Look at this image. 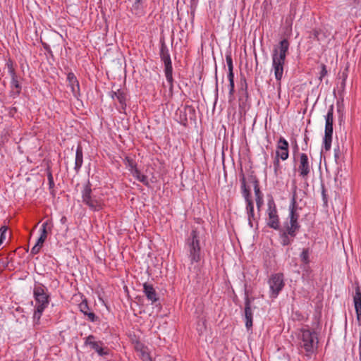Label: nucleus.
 <instances>
[{"label":"nucleus","instance_id":"f8f14e48","mask_svg":"<svg viewBox=\"0 0 361 361\" xmlns=\"http://www.w3.org/2000/svg\"><path fill=\"white\" fill-rule=\"evenodd\" d=\"M254 298L250 299L248 291L245 288V322L247 331H250L253 326V313L251 307V302Z\"/></svg>","mask_w":361,"mask_h":361},{"label":"nucleus","instance_id":"8fccbe9b","mask_svg":"<svg viewBox=\"0 0 361 361\" xmlns=\"http://www.w3.org/2000/svg\"><path fill=\"white\" fill-rule=\"evenodd\" d=\"M6 66L8 70L14 68H13V62L11 59H8V61H6Z\"/></svg>","mask_w":361,"mask_h":361},{"label":"nucleus","instance_id":"13d9d810","mask_svg":"<svg viewBox=\"0 0 361 361\" xmlns=\"http://www.w3.org/2000/svg\"><path fill=\"white\" fill-rule=\"evenodd\" d=\"M144 359H145V361H152V357L149 356V354H147V355H144Z\"/></svg>","mask_w":361,"mask_h":361},{"label":"nucleus","instance_id":"09e8293b","mask_svg":"<svg viewBox=\"0 0 361 361\" xmlns=\"http://www.w3.org/2000/svg\"><path fill=\"white\" fill-rule=\"evenodd\" d=\"M41 233L39 238H44V240L47 238L48 231L45 230V228L40 229Z\"/></svg>","mask_w":361,"mask_h":361},{"label":"nucleus","instance_id":"9d476101","mask_svg":"<svg viewBox=\"0 0 361 361\" xmlns=\"http://www.w3.org/2000/svg\"><path fill=\"white\" fill-rule=\"evenodd\" d=\"M298 175L302 180H307L312 169L308 156L305 153H298Z\"/></svg>","mask_w":361,"mask_h":361},{"label":"nucleus","instance_id":"72a5a7b5","mask_svg":"<svg viewBox=\"0 0 361 361\" xmlns=\"http://www.w3.org/2000/svg\"><path fill=\"white\" fill-rule=\"evenodd\" d=\"M239 92L240 94V100L242 99L243 97H245L246 99L248 97L247 84L246 82L245 78H243V80H241V88L239 90Z\"/></svg>","mask_w":361,"mask_h":361},{"label":"nucleus","instance_id":"b1692460","mask_svg":"<svg viewBox=\"0 0 361 361\" xmlns=\"http://www.w3.org/2000/svg\"><path fill=\"white\" fill-rule=\"evenodd\" d=\"M83 163V152H82V148L79 145L77 147L76 152H75V166L74 170L75 171L76 173H78Z\"/></svg>","mask_w":361,"mask_h":361},{"label":"nucleus","instance_id":"3c124183","mask_svg":"<svg viewBox=\"0 0 361 361\" xmlns=\"http://www.w3.org/2000/svg\"><path fill=\"white\" fill-rule=\"evenodd\" d=\"M165 76L169 84H173L174 80L173 78V74L165 75Z\"/></svg>","mask_w":361,"mask_h":361},{"label":"nucleus","instance_id":"473e14b6","mask_svg":"<svg viewBox=\"0 0 361 361\" xmlns=\"http://www.w3.org/2000/svg\"><path fill=\"white\" fill-rule=\"evenodd\" d=\"M46 308L43 307H38L35 305V310L33 314V322L35 323H39L42 315L43 312Z\"/></svg>","mask_w":361,"mask_h":361},{"label":"nucleus","instance_id":"58836bf2","mask_svg":"<svg viewBox=\"0 0 361 361\" xmlns=\"http://www.w3.org/2000/svg\"><path fill=\"white\" fill-rule=\"evenodd\" d=\"M8 228L6 226H3L0 228V245L4 243L6 238V233Z\"/></svg>","mask_w":361,"mask_h":361},{"label":"nucleus","instance_id":"4be33fe9","mask_svg":"<svg viewBox=\"0 0 361 361\" xmlns=\"http://www.w3.org/2000/svg\"><path fill=\"white\" fill-rule=\"evenodd\" d=\"M67 80L74 97H78L80 95V85L75 74L72 72L68 73Z\"/></svg>","mask_w":361,"mask_h":361},{"label":"nucleus","instance_id":"c9c22d12","mask_svg":"<svg viewBox=\"0 0 361 361\" xmlns=\"http://www.w3.org/2000/svg\"><path fill=\"white\" fill-rule=\"evenodd\" d=\"M321 188H322V200L324 202V205L325 207H327L328 206V197H327V194H326V188H325V185L324 183H322Z\"/></svg>","mask_w":361,"mask_h":361},{"label":"nucleus","instance_id":"2f4dec72","mask_svg":"<svg viewBox=\"0 0 361 361\" xmlns=\"http://www.w3.org/2000/svg\"><path fill=\"white\" fill-rule=\"evenodd\" d=\"M245 178L246 179V185L247 186H249L247 185V183H251L253 185V186L259 185V181L253 171H251L248 173L247 176V177L245 176Z\"/></svg>","mask_w":361,"mask_h":361},{"label":"nucleus","instance_id":"7c9ffc66","mask_svg":"<svg viewBox=\"0 0 361 361\" xmlns=\"http://www.w3.org/2000/svg\"><path fill=\"white\" fill-rule=\"evenodd\" d=\"M280 159L281 158H278L276 155L273 161L274 173L276 177H279L282 173V166Z\"/></svg>","mask_w":361,"mask_h":361},{"label":"nucleus","instance_id":"338daca9","mask_svg":"<svg viewBox=\"0 0 361 361\" xmlns=\"http://www.w3.org/2000/svg\"><path fill=\"white\" fill-rule=\"evenodd\" d=\"M137 3H143V0H135Z\"/></svg>","mask_w":361,"mask_h":361},{"label":"nucleus","instance_id":"864d4df0","mask_svg":"<svg viewBox=\"0 0 361 361\" xmlns=\"http://www.w3.org/2000/svg\"><path fill=\"white\" fill-rule=\"evenodd\" d=\"M46 240H44V238H39L37 239V243H35L37 246H40L41 247H42L43 246V244L45 242Z\"/></svg>","mask_w":361,"mask_h":361},{"label":"nucleus","instance_id":"aec40b11","mask_svg":"<svg viewBox=\"0 0 361 361\" xmlns=\"http://www.w3.org/2000/svg\"><path fill=\"white\" fill-rule=\"evenodd\" d=\"M301 209V207H298L297 203V194H296V187H295L293 196L291 198L290 204L289 205V214L288 216L293 217L298 221L299 220L300 214L298 210Z\"/></svg>","mask_w":361,"mask_h":361},{"label":"nucleus","instance_id":"c85d7f7f","mask_svg":"<svg viewBox=\"0 0 361 361\" xmlns=\"http://www.w3.org/2000/svg\"><path fill=\"white\" fill-rule=\"evenodd\" d=\"M131 174L133 176L134 178H135L140 182L142 183L145 185L147 187L149 186L147 176L142 174L138 169L137 170H135V171H133Z\"/></svg>","mask_w":361,"mask_h":361},{"label":"nucleus","instance_id":"69168bd1","mask_svg":"<svg viewBox=\"0 0 361 361\" xmlns=\"http://www.w3.org/2000/svg\"><path fill=\"white\" fill-rule=\"evenodd\" d=\"M342 77H343V80H345L346 78H347V74L343 72V75H342Z\"/></svg>","mask_w":361,"mask_h":361},{"label":"nucleus","instance_id":"f704fd0d","mask_svg":"<svg viewBox=\"0 0 361 361\" xmlns=\"http://www.w3.org/2000/svg\"><path fill=\"white\" fill-rule=\"evenodd\" d=\"M47 179H48V183H49V190H51V193H53L54 192V188L55 186V183H54V178H53V176H52V173L51 171V169L49 167H48L47 169Z\"/></svg>","mask_w":361,"mask_h":361},{"label":"nucleus","instance_id":"2eb2a0df","mask_svg":"<svg viewBox=\"0 0 361 361\" xmlns=\"http://www.w3.org/2000/svg\"><path fill=\"white\" fill-rule=\"evenodd\" d=\"M187 114H189L190 120H195L196 118L195 109L192 106L185 105L183 110H180L178 115V122L184 126L188 125Z\"/></svg>","mask_w":361,"mask_h":361},{"label":"nucleus","instance_id":"6e6552de","mask_svg":"<svg viewBox=\"0 0 361 361\" xmlns=\"http://www.w3.org/2000/svg\"><path fill=\"white\" fill-rule=\"evenodd\" d=\"M84 345L89 346L100 357H106L110 355L109 348L105 345L102 341L96 340V336L92 334L85 338Z\"/></svg>","mask_w":361,"mask_h":361},{"label":"nucleus","instance_id":"cd10ccee","mask_svg":"<svg viewBox=\"0 0 361 361\" xmlns=\"http://www.w3.org/2000/svg\"><path fill=\"white\" fill-rule=\"evenodd\" d=\"M310 255L309 248H304L300 255V261L304 267L308 266L310 263Z\"/></svg>","mask_w":361,"mask_h":361},{"label":"nucleus","instance_id":"1a4fd4ad","mask_svg":"<svg viewBox=\"0 0 361 361\" xmlns=\"http://www.w3.org/2000/svg\"><path fill=\"white\" fill-rule=\"evenodd\" d=\"M268 209L267 213L268 218L267 219V225L269 228L276 231L279 230L282 227L280 226V219L278 214L276 204L272 198L269 200L267 203Z\"/></svg>","mask_w":361,"mask_h":361},{"label":"nucleus","instance_id":"39448f33","mask_svg":"<svg viewBox=\"0 0 361 361\" xmlns=\"http://www.w3.org/2000/svg\"><path fill=\"white\" fill-rule=\"evenodd\" d=\"M91 186L90 180H87L81 191L82 201L90 210L99 212L103 209L104 204L102 199L93 195Z\"/></svg>","mask_w":361,"mask_h":361},{"label":"nucleus","instance_id":"423d86ee","mask_svg":"<svg viewBox=\"0 0 361 361\" xmlns=\"http://www.w3.org/2000/svg\"><path fill=\"white\" fill-rule=\"evenodd\" d=\"M326 124L324 136L323 138V148L325 151H329L331 147L333 135V123H334V105L329 108L326 116H325Z\"/></svg>","mask_w":361,"mask_h":361},{"label":"nucleus","instance_id":"680f3d73","mask_svg":"<svg viewBox=\"0 0 361 361\" xmlns=\"http://www.w3.org/2000/svg\"><path fill=\"white\" fill-rule=\"evenodd\" d=\"M308 140H309V137L307 135V134L305 133V137H304V141H305V145H306V148H307V142H308Z\"/></svg>","mask_w":361,"mask_h":361},{"label":"nucleus","instance_id":"0eeeda50","mask_svg":"<svg viewBox=\"0 0 361 361\" xmlns=\"http://www.w3.org/2000/svg\"><path fill=\"white\" fill-rule=\"evenodd\" d=\"M33 297L36 306L47 308L50 302V295L48 288L42 283L37 282L33 288Z\"/></svg>","mask_w":361,"mask_h":361},{"label":"nucleus","instance_id":"e433bc0d","mask_svg":"<svg viewBox=\"0 0 361 361\" xmlns=\"http://www.w3.org/2000/svg\"><path fill=\"white\" fill-rule=\"evenodd\" d=\"M228 88V102H231L234 99L235 83H229Z\"/></svg>","mask_w":361,"mask_h":361},{"label":"nucleus","instance_id":"ddd939ff","mask_svg":"<svg viewBox=\"0 0 361 361\" xmlns=\"http://www.w3.org/2000/svg\"><path fill=\"white\" fill-rule=\"evenodd\" d=\"M276 155L283 161L288 159L289 157V144L283 137H280L277 141Z\"/></svg>","mask_w":361,"mask_h":361},{"label":"nucleus","instance_id":"37998d69","mask_svg":"<svg viewBox=\"0 0 361 361\" xmlns=\"http://www.w3.org/2000/svg\"><path fill=\"white\" fill-rule=\"evenodd\" d=\"M256 204L258 212H259L262 205L264 204V198L256 199Z\"/></svg>","mask_w":361,"mask_h":361},{"label":"nucleus","instance_id":"a19ab883","mask_svg":"<svg viewBox=\"0 0 361 361\" xmlns=\"http://www.w3.org/2000/svg\"><path fill=\"white\" fill-rule=\"evenodd\" d=\"M327 73H328V71H327L326 65L322 63L321 65V71L319 72V78L320 81H322V78L327 75Z\"/></svg>","mask_w":361,"mask_h":361},{"label":"nucleus","instance_id":"49530a36","mask_svg":"<svg viewBox=\"0 0 361 361\" xmlns=\"http://www.w3.org/2000/svg\"><path fill=\"white\" fill-rule=\"evenodd\" d=\"M319 31L317 30H313L312 34H311V37H312L314 39H317V40H319Z\"/></svg>","mask_w":361,"mask_h":361},{"label":"nucleus","instance_id":"a18cd8bd","mask_svg":"<svg viewBox=\"0 0 361 361\" xmlns=\"http://www.w3.org/2000/svg\"><path fill=\"white\" fill-rule=\"evenodd\" d=\"M42 247L40 246H37L36 244L33 246V247L31 249V254L32 255H37L39 252L40 249Z\"/></svg>","mask_w":361,"mask_h":361},{"label":"nucleus","instance_id":"79ce46f5","mask_svg":"<svg viewBox=\"0 0 361 361\" xmlns=\"http://www.w3.org/2000/svg\"><path fill=\"white\" fill-rule=\"evenodd\" d=\"M199 0H190V10L191 14L195 15V10L197 7Z\"/></svg>","mask_w":361,"mask_h":361},{"label":"nucleus","instance_id":"a878e982","mask_svg":"<svg viewBox=\"0 0 361 361\" xmlns=\"http://www.w3.org/2000/svg\"><path fill=\"white\" fill-rule=\"evenodd\" d=\"M118 97L116 98L118 102L120 104V108L118 109V111L121 113H126V94L124 92H117Z\"/></svg>","mask_w":361,"mask_h":361},{"label":"nucleus","instance_id":"5fc2aeb1","mask_svg":"<svg viewBox=\"0 0 361 361\" xmlns=\"http://www.w3.org/2000/svg\"><path fill=\"white\" fill-rule=\"evenodd\" d=\"M123 92L121 90H118L117 91H111L110 92L111 94V97L113 99H114L115 98H117L118 97V94L117 92Z\"/></svg>","mask_w":361,"mask_h":361},{"label":"nucleus","instance_id":"e2e57ef3","mask_svg":"<svg viewBox=\"0 0 361 361\" xmlns=\"http://www.w3.org/2000/svg\"><path fill=\"white\" fill-rule=\"evenodd\" d=\"M18 111L16 107H12L9 111V114H13V113H16Z\"/></svg>","mask_w":361,"mask_h":361},{"label":"nucleus","instance_id":"603ef678","mask_svg":"<svg viewBox=\"0 0 361 361\" xmlns=\"http://www.w3.org/2000/svg\"><path fill=\"white\" fill-rule=\"evenodd\" d=\"M11 78L18 77L14 68L8 70Z\"/></svg>","mask_w":361,"mask_h":361},{"label":"nucleus","instance_id":"bf43d9fd","mask_svg":"<svg viewBox=\"0 0 361 361\" xmlns=\"http://www.w3.org/2000/svg\"><path fill=\"white\" fill-rule=\"evenodd\" d=\"M215 78H216V91L218 92V78H217V68H216V73H215Z\"/></svg>","mask_w":361,"mask_h":361},{"label":"nucleus","instance_id":"052dcab7","mask_svg":"<svg viewBox=\"0 0 361 361\" xmlns=\"http://www.w3.org/2000/svg\"><path fill=\"white\" fill-rule=\"evenodd\" d=\"M339 152H340V149H339L338 147L337 149H334V153H335L334 156H335L336 159L338 158V153H339Z\"/></svg>","mask_w":361,"mask_h":361},{"label":"nucleus","instance_id":"f3484780","mask_svg":"<svg viewBox=\"0 0 361 361\" xmlns=\"http://www.w3.org/2000/svg\"><path fill=\"white\" fill-rule=\"evenodd\" d=\"M353 302L357 320L359 325L361 326V289L358 283H356L355 292L353 295Z\"/></svg>","mask_w":361,"mask_h":361},{"label":"nucleus","instance_id":"bb28decb","mask_svg":"<svg viewBox=\"0 0 361 361\" xmlns=\"http://www.w3.org/2000/svg\"><path fill=\"white\" fill-rule=\"evenodd\" d=\"M123 162L131 173L135 171V170L137 169V163L133 157L129 156L126 157L123 159Z\"/></svg>","mask_w":361,"mask_h":361},{"label":"nucleus","instance_id":"dca6fc26","mask_svg":"<svg viewBox=\"0 0 361 361\" xmlns=\"http://www.w3.org/2000/svg\"><path fill=\"white\" fill-rule=\"evenodd\" d=\"M277 231H279L280 243L284 247L290 245L297 235V233L294 232L288 233V231L283 228Z\"/></svg>","mask_w":361,"mask_h":361},{"label":"nucleus","instance_id":"9b49d317","mask_svg":"<svg viewBox=\"0 0 361 361\" xmlns=\"http://www.w3.org/2000/svg\"><path fill=\"white\" fill-rule=\"evenodd\" d=\"M269 284L271 292V297L276 298L285 285L283 274H273L269 280Z\"/></svg>","mask_w":361,"mask_h":361},{"label":"nucleus","instance_id":"20e7f679","mask_svg":"<svg viewBox=\"0 0 361 361\" xmlns=\"http://www.w3.org/2000/svg\"><path fill=\"white\" fill-rule=\"evenodd\" d=\"M300 338V346L305 350L306 356H312L319 343L316 332L310 329H302Z\"/></svg>","mask_w":361,"mask_h":361},{"label":"nucleus","instance_id":"774afa93","mask_svg":"<svg viewBox=\"0 0 361 361\" xmlns=\"http://www.w3.org/2000/svg\"><path fill=\"white\" fill-rule=\"evenodd\" d=\"M345 80H343L342 81V83H341V86L343 87L345 86Z\"/></svg>","mask_w":361,"mask_h":361},{"label":"nucleus","instance_id":"393cba45","mask_svg":"<svg viewBox=\"0 0 361 361\" xmlns=\"http://www.w3.org/2000/svg\"><path fill=\"white\" fill-rule=\"evenodd\" d=\"M226 61L228 66V80L229 83H234V73H233V64L231 54L228 53L226 54Z\"/></svg>","mask_w":361,"mask_h":361},{"label":"nucleus","instance_id":"c03bdc74","mask_svg":"<svg viewBox=\"0 0 361 361\" xmlns=\"http://www.w3.org/2000/svg\"><path fill=\"white\" fill-rule=\"evenodd\" d=\"M51 223L50 221L47 220L45 222L43 223V224L42 225V228H45V230H51Z\"/></svg>","mask_w":361,"mask_h":361},{"label":"nucleus","instance_id":"6ab92c4d","mask_svg":"<svg viewBox=\"0 0 361 361\" xmlns=\"http://www.w3.org/2000/svg\"><path fill=\"white\" fill-rule=\"evenodd\" d=\"M22 78L20 76L11 78L10 85L9 96L13 99L17 98L21 93L22 85L20 80Z\"/></svg>","mask_w":361,"mask_h":361},{"label":"nucleus","instance_id":"7ed1b4c3","mask_svg":"<svg viewBox=\"0 0 361 361\" xmlns=\"http://www.w3.org/2000/svg\"><path fill=\"white\" fill-rule=\"evenodd\" d=\"M185 248L191 264L201 260L202 250L200 245V235L197 229H192L186 238Z\"/></svg>","mask_w":361,"mask_h":361},{"label":"nucleus","instance_id":"6e6d98bb","mask_svg":"<svg viewBox=\"0 0 361 361\" xmlns=\"http://www.w3.org/2000/svg\"><path fill=\"white\" fill-rule=\"evenodd\" d=\"M293 149V153L294 154L298 153L299 147H298V145L297 144L296 140L294 141Z\"/></svg>","mask_w":361,"mask_h":361},{"label":"nucleus","instance_id":"a211bd4d","mask_svg":"<svg viewBox=\"0 0 361 361\" xmlns=\"http://www.w3.org/2000/svg\"><path fill=\"white\" fill-rule=\"evenodd\" d=\"M143 293L152 305L155 304L159 300L158 293L152 284L145 283L143 284Z\"/></svg>","mask_w":361,"mask_h":361},{"label":"nucleus","instance_id":"f257e3e1","mask_svg":"<svg viewBox=\"0 0 361 361\" xmlns=\"http://www.w3.org/2000/svg\"><path fill=\"white\" fill-rule=\"evenodd\" d=\"M290 42L287 39L281 40L275 45L272 54V69L277 82L279 88H281V80L283 75L284 65L286 56L288 54Z\"/></svg>","mask_w":361,"mask_h":361},{"label":"nucleus","instance_id":"412c9836","mask_svg":"<svg viewBox=\"0 0 361 361\" xmlns=\"http://www.w3.org/2000/svg\"><path fill=\"white\" fill-rule=\"evenodd\" d=\"M300 227L301 226L299 221L288 216L287 220L283 223V226L282 228L288 230V233L294 232L298 234Z\"/></svg>","mask_w":361,"mask_h":361},{"label":"nucleus","instance_id":"4468645a","mask_svg":"<svg viewBox=\"0 0 361 361\" xmlns=\"http://www.w3.org/2000/svg\"><path fill=\"white\" fill-rule=\"evenodd\" d=\"M78 308L80 311L83 314L85 317H87V319L91 322H99V317L97 316L89 306L87 300L86 298L82 300V302L78 305Z\"/></svg>","mask_w":361,"mask_h":361},{"label":"nucleus","instance_id":"0e129e2a","mask_svg":"<svg viewBox=\"0 0 361 361\" xmlns=\"http://www.w3.org/2000/svg\"><path fill=\"white\" fill-rule=\"evenodd\" d=\"M359 359L360 361H361V341L360 342L359 344Z\"/></svg>","mask_w":361,"mask_h":361},{"label":"nucleus","instance_id":"4d7b16f0","mask_svg":"<svg viewBox=\"0 0 361 361\" xmlns=\"http://www.w3.org/2000/svg\"><path fill=\"white\" fill-rule=\"evenodd\" d=\"M173 84H169V91L171 97L173 96Z\"/></svg>","mask_w":361,"mask_h":361},{"label":"nucleus","instance_id":"4c0bfd02","mask_svg":"<svg viewBox=\"0 0 361 361\" xmlns=\"http://www.w3.org/2000/svg\"><path fill=\"white\" fill-rule=\"evenodd\" d=\"M165 75L173 74L172 62L164 63Z\"/></svg>","mask_w":361,"mask_h":361},{"label":"nucleus","instance_id":"de8ad7c7","mask_svg":"<svg viewBox=\"0 0 361 361\" xmlns=\"http://www.w3.org/2000/svg\"><path fill=\"white\" fill-rule=\"evenodd\" d=\"M42 44L43 48L44 49V50L47 52H48L50 54H52V51L51 49L50 46L48 44H47L45 42H42Z\"/></svg>","mask_w":361,"mask_h":361},{"label":"nucleus","instance_id":"ea45409f","mask_svg":"<svg viewBox=\"0 0 361 361\" xmlns=\"http://www.w3.org/2000/svg\"><path fill=\"white\" fill-rule=\"evenodd\" d=\"M254 191H255V200L259 198H264V195L260 190L259 185H254Z\"/></svg>","mask_w":361,"mask_h":361},{"label":"nucleus","instance_id":"c756f323","mask_svg":"<svg viewBox=\"0 0 361 361\" xmlns=\"http://www.w3.org/2000/svg\"><path fill=\"white\" fill-rule=\"evenodd\" d=\"M131 11L135 15L137 16H142L145 14L143 3H137L134 1L131 7Z\"/></svg>","mask_w":361,"mask_h":361},{"label":"nucleus","instance_id":"f03ea898","mask_svg":"<svg viewBox=\"0 0 361 361\" xmlns=\"http://www.w3.org/2000/svg\"><path fill=\"white\" fill-rule=\"evenodd\" d=\"M240 182L241 183V193L243 197L245 198L246 202V213L247 215L248 225L250 228H254L255 230L259 228V218L256 217L254 212V203L252 200L250 187L246 185V179L245 174L243 173V169L239 175Z\"/></svg>","mask_w":361,"mask_h":361},{"label":"nucleus","instance_id":"5701e85b","mask_svg":"<svg viewBox=\"0 0 361 361\" xmlns=\"http://www.w3.org/2000/svg\"><path fill=\"white\" fill-rule=\"evenodd\" d=\"M159 56H160L161 60L163 61V63H167V62L171 61L169 49L167 45L166 44L164 39H160Z\"/></svg>","mask_w":361,"mask_h":361}]
</instances>
